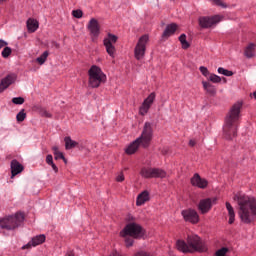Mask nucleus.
I'll list each match as a JSON object with an SVG mask.
<instances>
[{
  "label": "nucleus",
  "mask_w": 256,
  "mask_h": 256,
  "mask_svg": "<svg viewBox=\"0 0 256 256\" xmlns=\"http://www.w3.org/2000/svg\"><path fill=\"white\" fill-rule=\"evenodd\" d=\"M234 201H237L239 205L238 215L242 221V223H253L256 217V198L246 195H235Z\"/></svg>",
  "instance_id": "f257e3e1"
},
{
  "label": "nucleus",
  "mask_w": 256,
  "mask_h": 256,
  "mask_svg": "<svg viewBox=\"0 0 256 256\" xmlns=\"http://www.w3.org/2000/svg\"><path fill=\"white\" fill-rule=\"evenodd\" d=\"M243 103L237 102L231 108L225 118V124L223 127L225 139H233L237 137V125L239 124V119H241V109Z\"/></svg>",
  "instance_id": "f03ea898"
},
{
  "label": "nucleus",
  "mask_w": 256,
  "mask_h": 256,
  "mask_svg": "<svg viewBox=\"0 0 256 256\" xmlns=\"http://www.w3.org/2000/svg\"><path fill=\"white\" fill-rule=\"evenodd\" d=\"M186 241L177 240L176 248L178 251L182 253H204V251H207V245L196 234H189Z\"/></svg>",
  "instance_id": "7ed1b4c3"
},
{
  "label": "nucleus",
  "mask_w": 256,
  "mask_h": 256,
  "mask_svg": "<svg viewBox=\"0 0 256 256\" xmlns=\"http://www.w3.org/2000/svg\"><path fill=\"white\" fill-rule=\"evenodd\" d=\"M151 139H153V124L145 122L142 133L135 141H133L125 150L127 155H133L137 153L139 147L147 149L151 145Z\"/></svg>",
  "instance_id": "20e7f679"
},
{
  "label": "nucleus",
  "mask_w": 256,
  "mask_h": 256,
  "mask_svg": "<svg viewBox=\"0 0 256 256\" xmlns=\"http://www.w3.org/2000/svg\"><path fill=\"white\" fill-rule=\"evenodd\" d=\"M23 221H25V215L23 213H16L14 216H6L0 220V227L7 231H15V229L21 227Z\"/></svg>",
  "instance_id": "39448f33"
},
{
  "label": "nucleus",
  "mask_w": 256,
  "mask_h": 256,
  "mask_svg": "<svg viewBox=\"0 0 256 256\" xmlns=\"http://www.w3.org/2000/svg\"><path fill=\"white\" fill-rule=\"evenodd\" d=\"M88 76L89 87H92V89H97V87H100L102 83L107 81V75H105L103 70H101L97 65L91 66L88 71Z\"/></svg>",
  "instance_id": "423d86ee"
},
{
  "label": "nucleus",
  "mask_w": 256,
  "mask_h": 256,
  "mask_svg": "<svg viewBox=\"0 0 256 256\" xmlns=\"http://www.w3.org/2000/svg\"><path fill=\"white\" fill-rule=\"evenodd\" d=\"M127 235L133 237V239H141V237H144L145 235V230L141 225L135 222H130L120 232V237H127Z\"/></svg>",
  "instance_id": "0eeeda50"
},
{
  "label": "nucleus",
  "mask_w": 256,
  "mask_h": 256,
  "mask_svg": "<svg viewBox=\"0 0 256 256\" xmlns=\"http://www.w3.org/2000/svg\"><path fill=\"white\" fill-rule=\"evenodd\" d=\"M140 175L144 179H165L167 172L161 168L143 167L140 170Z\"/></svg>",
  "instance_id": "6e6552de"
},
{
  "label": "nucleus",
  "mask_w": 256,
  "mask_h": 256,
  "mask_svg": "<svg viewBox=\"0 0 256 256\" xmlns=\"http://www.w3.org/2000/svg\"><path fill=\"white\" fill-rule=\"evenodd\" d=\"M147 43H149V35H143L139 38L134 49V55L137 61H141V59L145 57V51H147Z\"/></svg>",
  "instance_id": "1a4fd4ad"
},
{
  "label": "nucleus",
  "mask_w": 256,
  "mask_h": 256,
  "mask_svg": "<svg viewBox=\"0 0 256 256\" xmlns=\"http://www.w3.org/2000/svg\"><path fill=\"white\" fill-rule=\"evenodd\" d=\"M221 21V16H200L198 18V23L201 29H211L213 25H217Z\"/></svg>",
  "instance_id": "9d476101"
},
{
  "label": "nucleus",
  "mask_w": 256,
  "mask_h": 256,
  "mask_svg": "<svg viewBox=\"0 0 256 256\" xmlns=\"http://www.w3.org/2000/svg\"><path fill=\"white\" fill-rule=\"evenodd\" d=\"M87 29L90 33V37H91L93 43H95V41H97V38L99 37V35L101 33V25H99V21L95 18H92L88 22Z\"/></svg>",
  "instance_id": "9b49d317"
},
{
  "label": "nucleus",
  "mask_w": 256,
  "mask_h": 256,
  "mask_svg": "<svg viewBox=\"0 0 256 256\" xmlns=\"http://www.w3.org/2000/svg\"><path fill=\"white\" fill-rule=\"evenodd\" d=\"M117 36L111 33L104 39V46L106 47V52L110 57H115V43H117Z\"/></svg>",
  "instance_id": "f8f14e48"
},
{
  "label": "nucleus",
  "mask_w": 256,
  "mask_h": 256,
  "mask_svg": "<svg viewBox=\"0 0 256 256\" xmlns=\"http://www.w3.org/2000/svg\"><path fill=\"white\" fill-rule=\"evenodd\" d=\"M215 203H217V198L202 199L199 202L198 209L203 215H205V213H209V211H211V207H213Z\"/></svg>",
  "instance_id": "ddd939ff"
},
{
  "label": "nucleus",
  "mask_w": 256,
  "mask_h": 256,
  "mask_svg": "<svg viewBox=\"0 0 256 256\" xmlns=\"http://www.w3.org/2000/svg\"><path fill=\"white\" fill-rule=\"evenodd\" d=\"M183 219L189 223H199V214L193 209H186L181 212Z\"/></svg>",
  "instance_id": "4468645a"
},
{
  "label": "nucleus",
  "mask_w": 256,
  "mask_h": 256,
  "mask_svg": "<svg viewBox=\"0 0 256 256\" xmlns=\"http://www.w3.org/2000/svg\"><path fill=\"white\" fill-rule=\"evenodd\" d=\"M153 101H155V93H151L142 103L140 107V114L147 115L149 109H151V105H153Z\"/></svg>",
  "instance_id": "2eb2a0df"
},
{
  "label": "nucleus",
  "mask_w": 256,
  "mask_h": 256,
  "mask_svg": "<svg viewBox=\"0 0 256 256\" xmlns=\"http://www.w3.org/2000/svg\"><path fill=\"white\" fill-rule=\"evenodd\" d=\"M191 185H193V187H198L199 189H206V187L209 185V182L207 179L201 178V176L196 173L191 178Z\"/></svg>",
  "instance_id": "dca6fc26"
},
{
  "label": "nucleus",
  "mask_w": 256,
  "mask_h": 256,
  "mask_svg": "<svg viewBox=\"0 0 256 256\" xmlns=\"http://www.w3.org/2000/svg\"><path fill=\"white\" fill-rule=\"evenodd\" d=\"M17 79L15 74H9L0 83V93H3L10 85H13V82Z\"/></svg>",
  "instance_id": "f3484780"
},
{
  "label": "nucleus",
  "mask_w": 256,
  "mask_h": 256,
  "mask_svg": "<svg viewBox=\"0 0 256 256\" xmlns=\"http://www.w3.org/2000/svg\"><path fill=\"white\" fill-rule=\"evenodd\" d=\"M11 169V179H15L16 175H19V173H23L24 167L19 163L17 160H12L10 164Z\"/></svg>",
  "instance_id": "a211bd4d"
},
{
  "label": "nucleus",
  "mask_w": 256,
  "mask_h": 256,
  "mask_svg": "<svg viewBox=\"0 0 256 256\" xmlns=\"http://www.w3.org/2000/svg\"><path fill=\"white\" fill-rule=\"evenodd\" d=\"M45 243V235L41 234L32 238L30 242L22 247V249H31V247H37V245H41Z\"/></svg>",
  "instance_id": "6ab92c4d"
},
{
  "label": "nucleus",
  "mask_w": 256,
  "mask_h": 256,
  "mask_svg": "<svg viewBox=\"0 0 256 256\" xmlns=\"http://www.w3.org/2000/svg\"><path fill=\"white\" fill-rule=\"evenodd\" d=\"M149 201V192L147 190L141 192L136 199L137 207H141V205H145Z\"/></svg>",
  "instance_id": "aec40b11"
},
{
  "label": "nucleus",
  "mask_w": 256,
  "mask_h": 256,
  "mask_svg": "<svg viewBox=\"0 0 256 256\" xmlns=\"http://www.w3.org/2000/svg\"><path fill=\"white\" fill-rule=\"evenodd\" d=\"M26 25L29 33H35L39 29V22L33 18H29Z\"/></svg>",
  "instance_id": "412c9836"
},
{
  "label": "nucleus",
  "mask_w": 256,
  "mask_h": 256,
  "mask_svg": "<svg viewBox=\"0 0 256 256\" xmlns=\"http://www.w3.org/2000/svg\"><path fill=\"white\" fill-rule=\"evenodd\" d=\"M255 43L248 44L244 49V55L247 57V59H251L255 57Z\"/></svg>",
  "instance_id": "4be33fe9"
},
{
  "label": "nucleus",
  "mask_w": 256,
  "mask_h": 256,
  "mask_svg": "<svg viewBox=\"0 0 256 256\" xmlns=\"http://www.w3.org/2000/svg\"><path fill=\"white\" fill-rule=\"evenodd\" d=\"M177 31V24H169L163 32L162 37H171Z\"/></svg>",
  "instance_id": "5701e85b"
},
{
  "label": "nucleus",
  "mask_w": 256,
  "mask_h": 256,
  "mask_svg": "<svg viewBox=\"0 0 256 256\" xmlns=\"http://www.w3.org/2000/svg\"><path fill=\"white\" fill-rule=\"evenodd\" d=\"M226 209H227L228 215H229L228 223L230 225H233V223H235V210L233 209V206H231V203H229V202H226Z\"/></svg>",
  "instance_id": "b1692460"
},
{
  "label": "nucleus",
  "mask_w": 256,
  "mask_h": 256,
  "mask_svg": "<svg viewBox=\"0 0 256 256\" xmlns=\"http://www.w3.org/2000/svg\"><path fill=\"white\" fill-rule=\"evenodd\" d=\"M202 85H203L205 91L207 93H209V95H215L217 93V90L215 89V86H213V84H211L210 82L203 81Z\"/></svg>",
  "instance_id": "393cba45"
},
{
  "label": "nucleus",
  "mask_w": 256,
  "mask_h": 256,
  "mask_svg": "<svg viewBox=\"0 0 256 256\" xmlns=\"http://www.w3.org/2000/svg\"><path fill=\"white\" fill-rule=\"evenodd\" d=\"M64 142H65V149H67V150L75 149V147L77 145H79V143H77V141L71 139V137H69V136L64 138Z\"/></svg>",
  "instance_id": "a878e982"
},
{
  "label": "nucleus",
  "mask_w": 256,
  "mask_h": 256,
  "mask_svg": "<svg viewBox=\"0 0 256 256\" xmlns=\"http://www.w3.org/2000/svg\"><path fill=\"white\" fill-rule=\"evenodd\" d=\"M36 111L39 113V115H41V117H47V118H51L52 117L51 113L47 112L45 110V108H43L41 106H37L36 107Z\"/></svg>",
  "instance_id": "bb28decb"
},
{
  "label": "nucleus",
  "mask_w": 256,
  "mask_h": 256,
  "mask_svg": "<svg viewBox=\"0 0 256 256\" xmlns=\"http://www.w3.org/2000/svg\"><path fill=\"white\" fill-rule=\"evenodd\" d=\"M179 41L182 45V48L184 49H189L190 45H189V42H187V35L185 34H182L180 37H179Z\"/></svg>",
  "instance_id": "cd10ccee"
},
{
  "label": "nucleus",
  "mask_w": 256,
  "mask_h": 256,
  "mask_svg": "<svg viewBox=\"0 0 256 256\" xmlns=\"http://www.w3.org/2000/svg\"><path fill=\"white\" fill-rule=\"evenodd\" d=\"M47 57H49V51L43 52V54L40 57H38L36 61L37 63H39V65H43L45 61H47Z\"/></svg>",
  "instance_id": "c85d7f7f"
},
{
  "label": "nucleus",
  "mask_w": 256,
  "mask_h": 256,
  "mask_svg": "<svg viewBox=\"0 0 256 256\" xmlns=\"http://www.w3.org/2000/svg\"><path fill=\"white\" fill-rule=\"evenodd\" d=\"M124 241H125V246L126 247H133V243L135 242L133 240L132 236L126 235V236H122Z\"/></svg>",
  "instance_id": "c756f323"
},
{
  "label": "nucleus",
  "mask_w": 256,
  "mask_h": 256,
  "mask_svg": "<svg viewBox=\"0 0 256 256\" xmlns=\"http://www.w3.org/2000/svg\"><path fill=\"white\" fill-rule=\"evenodd\" d=\"M218 73L220 75H225V77H232V75H233L232 71H229V70H227V69H225L223 67H219L218 68Z\"/></svg>",
  "instance_id": "7c9ffc66"
},
{
  "label": "nucleus",
  "mask_w": 256,
  "mask_h": 256,
  "mask_svg": "<svg viewBox=\"0 0 256 256\" xmlns=\"http://www.w3.org/2000/svg\"><path fill=\"white\" fill-rule=\"evenodd\" d=\"M11 53H13V50L11 49V47L5 46L1 52V55L4 59H7V57H9V55H11Z\"/></svg>",
  "instance_id": "2f4dec72"
},
{
  "label": "nucleus",
  "mask_w": 256,
  "mask_h": 256,
  "mask_svg": "<svg viewBox=\"0 0 256 256\" xmlns=\"http://www.w3.org/2000/svg\"><path fill=\"white\" fill-rule=\"evenodd\" d=\"M26 117H27V114L25 113V110H21L17 114L16 119H17L18 123H21V122L25 121Z\"/></svg>",
  "instance_id": "473e14b6"
},
{
  "label": "nucleus",
  "mask_w": 256,
  "mask_h": 256,
  "mask_svg": "<svg viewBox=\"0 0 256 256\" xmlns=\"http://www.w3.org/2000/svg\"><path fill=\"white\" fill-rule=\"evenodd\" d=\"M208 80L212 83H221V77L217 76L216 74H210Z\"/></svg>",
  "instance_id": "72a5a7b5"
},
{
  "label": "nucleus",
  "mask_w": 256,
  "mask_h": 256,
  "mask_svg": "<svg viewBox=\"0 0 256 256\" xmlns=\"http://www.w3.org/2000/svg\"><path fill=\"white\" fill-rule=\"evenodd\" d=\"M12 103H14V105H23L25 103V99L23 97H15L12 99Z\"/></svg>",
  "instance_id": "f704fd0d"
},
{
  "label": "nucleus",
  "mask_w": 256,
  "mask_h": 256,
  "mask_svg": "<svg viewBox=\"0 0 256 256\" xmlns=\"http://www.w3.org/2000/svg\"><path fill=\"white\" fill-rule=\"evenodd\" d=\"M229 253V248L223 247L216 252V256H226Z\"/></svg>",
  "instance_id": "c9c22d12"
},
{
  "label": "nucleus",
  "mask_w": 256,
  "mask_h": 256,
  "mask_svg": "<svg viewBox=\"0 0 256 256\" xmlns=\"http://www.w3.org/2000/svg\"><path fill=\"white\" fill-rule=\"evenodd\" d=\"M72 15L73 17H75L76 19H81V17H83V11L81 10H73L72 11Z\"/></svg>",
  "instance_id": "e433bc0d"
},
{
  "label": "nucleus",
  "mask_w": 256,
  "mask_h": 256,
  "mask_svg": "<svg viewBox=\"0 0 256 256\" xmlns=\"http://www.w3.org/2000/svg\"><path fill=\"white\" fill-rule=\"evenodd\" d=\"M200 73H202V75H204V77H208V78L211 75V73H209V70L205 66L200 67Z\"/></svg>",
  "instance_id": "4c0bfd02"
},
{
  "label": "nucleus",
  "mask_w": 256,
  "mask_h": 256,
  "mask_svg": "<svg viewBox=\"0 0 256 256\" xmlns=\"http://www.w3.org/2000/svg\"><path fill=\"white\" fill-rule=\"evenodd\" d=\"M133 256H153V254L145 251V250H140L136 252Z\"/></svg>",
  "instance_id": "58836bf2"
},
{
  "label": "nucleus",
  "mask_w": 256,
  "mask_h": 256,
  "mask_svg": "<svg viewBox=\"0 0 256 256\" xmlns=\"http://www.w3.org/2000/svg\"><path fill=\"white\" fill-rule=\"evenodd\" d=\"M215 5L218 7H222L223 9L227 8V4L222 2L221 0H212Z\"/></svg>",
  "instance_id": "ea45409f"
},
{
  "label": "nucleus",
  "mask_w": 256,
  "mask_h": 256,
  "mask_svg": "<svg viewBox=\"0 0 256 256\" xmlns=\"http://www.w3.org/2000/svg\"><path fill=\"white\" fill-rule=\"evenodd\" d=\"M116 181H118V183H122V181H125V175L123 174V172H120L118 174V176L116 177Z\"/></svg>",
  "instance_id": "a19ab883"
},
{
  "label": "nucleus",
  "mask_w": 256,
  "mask_h": 256,
  "mask_svg": "<svg viewBox=\"0 0 256 256\" xmlns=\"http://www.w3.org/2000/svg\"><path fill=\"white\" fill-rule=\"evenodd\" d=\"M54 157L56 160L63 159V161H65V156L61 152L54 154Z\"/></svg>",
  "instance_id": "79ce46f5"
},
{
  "label": "nucleus",
  "mask_w": 256,
  "mask_h": 256,
  "mask_svg": "<svg viewBox=\"0 0 256 256\" xmlns=\"http://www.w3.org/2000/svg\"><path fill=\"white\" fill-rule=\"evenodd\" d=\"M46 163H47L48 165H53V155H51V154L47 155V157H46Z\"/></svg>",
  "instance_id": "37998d69"
},
{
  "label": "nucleus",
  "mask_w": 256,
  "mask_h": 256,
  "mask_svg": "<svg viewBox=\"0 0 256 256\" xmlns=\"http://www.w3.org/2000/svg\"><path fill=\"white\" fill-rule=\"evenodd\" d=\"M9 43L7 41L0 39V49H3V47H7Z\"/></svg>",
  "instance_id": "c03bdc74"
},
{
  "label": "nucleus",
  "mask_w": 256,
  "mask_h": 256,
  "mask_svg": "<svg viewBox=\"0 0 256 256\" xmlns=\"http://www.w3.org/2000/svg\"><path fill=\"white\" fill-rule=\"evenodd\" d=\"M50 165L52 166L53 171H55V173H58L59 168H57V165H55V163H53V162Z\"/></svg>",
  "instance_id": "a18cd8bd"
},
{
  "label": "nucleus",
  "mask_w": 256,
  "mask_h": 256,
  "mask_svg": "<svg viewBox=\"0 0 256 256\" xmlns=\"http://www.w3.org/2000/svg\"><path fill=\"white\" fill-rule=\"evenodd\" d=\"M52 151H53L54 155L57 154V153H59V147L53 146V147H52Z\"/></svg>",
  "instance_id": "49530a36"
},
{
  "label": "nucleus",
  "mask_w": 256,
  "mask_h": 256,
  "mask_svg": "<svg viewBox=\"0 0 256 256\" xmlns=\"http://www.w3.org/2000/svg\"><path fill=\"white\" fill-rule=\"evenodd\" d=\"M189 145H190V147H195V145H196L195 140H190Z\"/></svg>",
  "instance_id": "de8ad7c7"
},
{
  "label": "nucleus",
  "mask_w": 256,
  "mask_h": 256,
  "mask_svg": "<svg viewBox=\"0 0 256 256\" xmlns=\"http://www.w3.org/2000/svg\"><path fill=\"white\" fill-rule=\"evenodd\" d=\"M66 256H75V253L73 251H68L66 253Z\"/></svg>",
  "instance_id": "09e8293b"
},
{
  "label": "nucleus",
  "mask_w": 256,
  "mask_h": 256,
  "mask_svg": "<svg viewBox=\"0 0 256 256\" xmlns=\"http://www.w3.org/2000/svg\"><path fill=\"white\" fill-rule=\"evenodd\" d=\"M53 47H55L56 49H59V43L57 42H52Z\"/></svg>",
  "instance_id": "8fccbe9b"
},
{
  "label": "nucleus",
  "mask_w": 256,
  "mask_h": 256,
  "mask_svg": "<svg viewBox=\"0 0 256 256\" xmlns=\"http://www.w3.org/2000/svg\"><path fill=\"white\" fill-rule=\"evenodd\" d=\"M5 1H7V0H0V3H5Z\"/></svg>",
  "instance_id": "3c124183"
},
{
  "label": "nucleus",
  "mask_w": 256,
  "mask_h": 256,
  "mask_svg": "<svg viewBox=\"0 0 256 256\" xmlns=\"http://www.w3.org/2000/svg\"><path fill=\"white\" fill-rule=\"evenodd\" d=\"M223 80H224V83H227V79L226 78H223Z\"/></svg>",
  "instance_id": "603ef678"
},
{
  "label": "nucleus",
  "mask_w": 256,
  "mask_h": 256,
  "mask_svg": "<svg viewBox=\"0 0 256 256\" xmlns=\"http://www.w3.org/2000/svg\"><path fill=\"white\" fill-rule=\"evenodd\" d=\"M253 95H254V98L256 99V91L253 93Z\"/></svg>",
  "instance_id": "864d4df0"
}]
</instances>
